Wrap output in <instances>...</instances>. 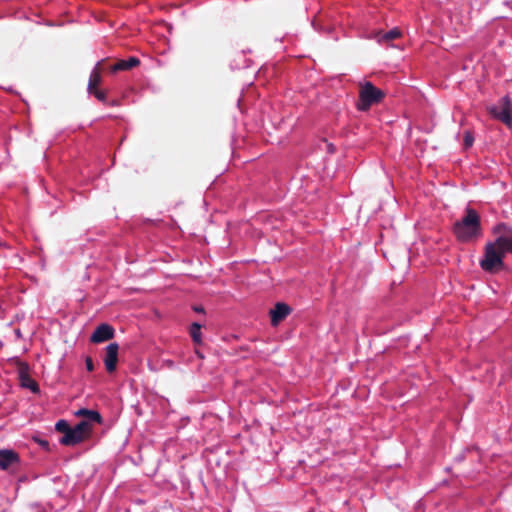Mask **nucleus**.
I'll return each instance as SVG.
<instances>
[{"mask_svg": "<svg viewBox=\"0 0 512 512\" xmlns=\"http://www.w3.org/2000/svg\"><path fill=\"white\" fill-rule=\"evenodd\" d=\"M99 66H100V63L97 64V66L93 69V71L90 74L89 83H88V91L89 92H93V89H96L97 86L101 82Z\"/></svg>", "mask_w": 512, "mask_h": 512, "instance_id": "ddd939ff", "label": "nucleus"}, {"mask_svg": "<svg viewBox=\"0 0 512 512\" xmlns=\"http://www.w3.org/2000/svg\"><path fill=\"white\" fill-rule=\"evenodd\" d=\"M493 233L495 240L486 244L480 261L481 268L490 273L501 270L505 255L512 254V229L500 224L494 228Z\"/></svg>", "mask_w": 512, "mask_h": 512, "instance_id": "f257e3e1", "label": "nucleus"}, {"mask_svg": "<svg viewBox=\"0 0 512 512\" xmlns=\"http://www.w3.org/2000/svg\"><path fill=\"white\" fill-rule=\"evenodd\" d=\"M91 94H94L97 99L100 101H104L106 99V95L103 91H99L96 89H93V92H90Z\"/></svg>", "mask_w": 512, "mask_h": 512, "instance_id": "dca6fc26", "label": "nucleus"}, {"mask_svg": "<svg viewBox=\"0 0 512 512\" xmlns=\"http://www.w3.org/2000/svg\"><path fill=\"white\" fill-rule=\"evenodd\" d=\"M201 326L198 323H193L190 328V335L195 343L201 342Z\"/></svg>", "mask_w": 512, "mask_h": 512, "instance_id": "4468645a", "label": "nucleus"}, {"mask_svg": "<svg viewBox=\"0 0 512 512\" xmlns=\"http://www.w3.org/2000/svg\"><path fill=\"white\" fill-rule=\"evenodd\" d=\"M86 368L88 371H93L94 370V364H93V361L90 357H87L86 358Z\"/></svg>", "mask_w": 512, "mask_h": 512, "instance_id": "a211bd4d", "label": "nucleus"}, {"mask_svg": "<svg viewBox=\"0 0 512 512\" xmlns=\"http://www.w3.org/2000/svg\"><path fill=\"white\" fill-rule=\"evenodd\" d=\"M20 382L23 387L28 388L33 392L38 391L37 383L24 370L20 371Z\"/></svg>", "mask_w": 512, "mask_h": 512, "instance_id": "f8f14e48", "label": "nucleus"}, {"mask_svg": "<svg viewBox=\"0 0 512 512\" xmlns=\"http://www.w3.org/2000/svg\"><path fill=\"white\" fill-rule=\"evenodd\" d=\"M490 114L506 125L512 123V105L508 97L502 98L499 103L489 109Z\"/></svg>", "mask_w": 512, "mask_h": 512, "instance_id": "39448f33", "label": "nucleus"}, {"mask_svg": "<svg viewBox=\"0 0 512 512\" xmlns=\"http://www.w3.org/2000/svg\"><path fill=\"white\" fill-rule=\"evenodd\" d=\"M465 212V216L455 222L453 231L458 240L470 242L479 238L482 234L480 217L478 213L471 208H467Z\"/></svg>", "mask_w": 512, "mask_h": 512, "instance_id": "7ed1b4c3", "label": "nucleus"}, {"mask_svg": "<svg viewBox=\"0 0 512 512\" xmlns=\"http://www.w3.org/2000/svg\"><path fill=\"white\" fill-rule=\"evenodd\" d=\"M18 462V455L12 450H0V467L8 469Z\"/></svg>", "mask_w": 512, "mask_h": 512, "instance_id": "1a4fd4ad", "label": "nucleus"}, {"mask_svg": "<svg viewBox=\"0 0 512 512\" xmlns=\"http://www.w3.org/2000/svg\"><path fill=\"white\" fill-rule=\"evenodd\" d=\"M76 416L83 417L79 424L70 428L67 435H63L60 442L64 445H75L87 438L92 430L93 423H101V416L98 412L88 409H80Z\"/></svg>", "mask_w": 512, "mask_h": 512, "instance_id": "f03ea898", "label": "nucleus"}, {"mask_svg": "<svg viewBox=\"0 0 512 512\" xmlns=\"http://www.w3.org/2000/svg\"><path fill=\"white\" fill-rule=\"evenodd\" d=\"M56 430L64 433V435H67L70 430V427L66 421L60 420L56 423Z\"/></svg>", "mask_w": 512, "mask_h": 512, "instance_id": "2eb2a0df", "label": "nucleus"}, {"mask_svg": "<svg viewBox=\"0 0 512 512\" xmlns=\"http://www.w3.org/2000/svg\"><path fill=\"white\" fill-rule=\"evenodd\" d=\"M139 64V60L135 57H131L128 60H120L112 66V71L128 70Z\"/></svg>", "mask_w": 512, "mask_h": 512, "instance_id": "9b49d317", "label": "nucleus"}, {"mask_svg": "<svg viewBox=\"0 0 512 512\" xmlns=\"http://www.w3.org/2000/svg\"><path fill=\"white\" fill-rule=\"evenodd\" d=\"M400 36H401V31L397 28H394L386 33L377 32V33H375L373 38L376 39V41L378 43H389L390 41L397 39Z\"/></svg>", "mask_w": 512, "mask_h": 512, "instance_id": "9d476101", "label": "nucleus"}, {"mask_svg": "<svg viewBox=\"0 0 512 512\" xmlns=\"http://www.w3.org/2000/svg\"><path fill=\"white\" fill-rule=\"evenodd\" d=\"M41 445H45V446H47V445H48V443H47L46 441H42V442H41Z\"/></svg>", "mask_w": 512, "mask_h": 512, "instance_id": "6ab92c4d", "label": "nucleus"}, {"mask_svg": "<svg viewBox=\"0 0 512 512\" xmlns=\"http://www.w3.org/2000/svg\"><path fill=\"white\" fill-rule=\"evenodd\" d=\"M195 310H196L197 312H202V311H203V310H202V308H196Z\"/></svg>", "mask_w": 512, "mask_h": 512, "instance_id": "aec40b11", "label": "nucleus"}, {"mask_svg": "<svg viewBox=\"0 0 512 512\" xmlns=\"http://www.w3.org/2000/svg\"><path fill=\"white\" fill-rule=\"evenodd\" d=\"M383 97V93L374 87L370 82H366L360 87L359 91V110H367L374 103L379 102Z\"/></svg>", "mask_w": 512, "mask_h": 512, "instance_id": "20e7f679", "label": "nucleus"}, {"mask_svg": "<svg viewBox=\"0 0 512 512\" xmlns=\"http://www.w3.org/2000/svg\"><path fill=\"white\" fill-rule=\"evenodd\" d=\"M114 336V329L108 324L99 325L91 335L93 343H101L110 340Z\"/></svg>", "mask_w": 512, "mask_h": 512, "instance_id": "0eeeda50", "label": "nucleus"}, {"mask_svg": "<svg viewBox=\"0 0 512 512\" xmlns=\"http://www.w3.org/2000/svg\"><path fill=\"white\" fill-rule=\"evenodd\" d=\"M289 313L290 308L286 304L277 303L275 308L270 312L272 325H278Z\"/></svg>", "mask_w": 512, "mask_h": 512, "instance_id": "6e6552de", "label": "nucleus"}, {"mask_svg": "<svg viewBox=\"0 0 512 512\" xmlns=\"http://www.w3.org/2000/svg\"><path fill=\"white\" fill-rule=\"evenodd\" d=\"M118 351L119 345L117 343H111L106 347L104 364L105 368L109 373H112L116 370L117 362H118Z\"/></svg>", "mask_w": 512, "mask_h": 512, "instance_id": "423d86ee", "label": "nucleus"}, {"mask_svg": "<svg viewBox=\"0 0 512 512\" xmlns=\"http://www.w3.org/2000/svg\"><path fill=\"white\" fill-rule=\"evenodd\" d=\"M473 143V137L467 133L464 138V145L465 147H470Z\"/></svg>", "mask_w": 512, "mask_h": 512, "instance_id": "f3484780", "label": "nucleus"}]
</instances>
